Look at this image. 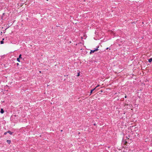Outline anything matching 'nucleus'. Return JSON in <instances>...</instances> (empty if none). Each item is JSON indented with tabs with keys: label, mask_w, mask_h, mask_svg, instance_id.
<instances>
[{
	"label": "nucleus",
	"mask_w": 152,
	"mask_h": 152,
	"mask_svg": "<svg viewBox=\"0 0 152 152\" xmlns=\"http://www.w3.org/2000/svg\"><path fill=\"white\" fill-rule=\"evenodd\" d=\"M16 116V115H13L12 116H11V118H10V119H11V121H13V118H15Z\"/></svg>",
	"instance_id": "nucleus-1"
},
{
	"label": "nucleus",
	"mask_w": 152,
	"mask_h": 152,
	"mask_svg": "<svg viewBox=\"0 0 152 152\" xmlns=\"http://www.w3.org/2000/svg\"><path fill=\"white\" fill-rule=\"evenodd\" d=\"M96 88H93V89H91V91H90V95L92 93V92H93V91H94Z\"/></svg>",
	"instance_id": "nucleus-2"
},
{
	"label": "nucleus",
	"mask_w": 152,
	"mask_h": 152,
	"mask_svg": "<svg viewBox=\"0 0 152 152\" xmlns=\"http://www.w3.org/2000/svg\"><path fill=\"white\" fill-rule=\"evenodd\" d=\"M4 110L3 109L1 108V110H0L1 113V114H3L4 113Z\"/></svg>",
	"instance_id": "nucleus-3"
},
{
	"label": "nucleus",
	"mask_w": 152,
	"mask_h": 152,
	"mask_svg": "<svg viewBox=\"0 0 152 152\" xmlns=\"http://www.w3.org/2000/svg\"><path fill=\"white\" fill-rule=\"evenodd\" d=\"M7 133H9L10 134L12 135V134H13V132H11L10 131H7Z\"/></svg>",
	"instance_id": "nucleus-4"
},
{
	"label": "nucleus",
	"mask_w": 152,
	"mask_h": 152,
	"mask_svg": "<svg viewBox=\"0 0 152 152\" xmlns=\"http://www.w3.org/2000/svg\"><path fill=\"white\" fill-rule=\"evenodd\" d=\"M152 61V57L151 58H150L148 59V61L149 63H151Z\"/></svg>",
	"instance_id": "nucleus-5"
},
{
	"label": "nucleus",
	"mask_w": 152,
	"mask_h": 152,
	"mask_svg": "<svg viewBox=\"0 0 152 152\" xmlns=\"http://www.w3.org/2000/svg\"><path fill=\"white\" fill-rule=\"evenodd\" d=\"M7 142L9 144H10L11 143V140H7Z\"/></svg>",
	"instance_id": "nucleus-6"
},
{
	"label": "nucleus",
	"mask_w": 152,
	"mask_h": 152,
	"mask_svg": "<svg viewBox=\"0 0 152 152\" xmlns=\"http://www.w3.org/2000/svg\"><path fill=\"white\" fill-rule=\"evenodd\" d=\"M4 39L3 38L2 39V40H1L0 41L1 44H3L4 43V41L3 40Z\"/></svg>",
	"instance_id": "nucleus-7"
},
{
	"label": "nucleus",
	"mask_w": 152,
	"mask_h": 152,
	"mask_svg": "<svg viewBox=\"0 0 152 152\" xmlns=\"http://www.w3.org/2000/svg\"><path fill=\"white\" fill-rule=\"evenodd\" d=\"M94 52H95V51H94V50H91V51L90 53V54H91L92 53H94Z\"/></svg>",
	"instance_id": "nucleus-8"
},
{
	"label": "nucleus",
	"mask_w": 152,
	"mask_h": 152,
	"mask_svg": "<svg viewBox=\"0 0 152 152\" xmlns=\"http://www.w3.org/2000/svg\"><path fill=\"white\" fill-rule=\"evenodd\" d=\"M22 55L21 54H20L19 55V57L18 58H21V59H22Z\"/></svg>",
	"instance_id": "nucleus-9"
},
{
	"label": "nucleus",
	"mask_w": 152,
	"mask_h": 152,
	"mask_svg": "<svg viewBox=\"0 0 152 152\" xmlns=\"http://www.w3.org/2000/svg\"><path fill=\"white\" fill-rule=\"evenodd\" d=\"M17 61H18V62H20V58H17Z\"/></svg>",
	"instance_id": "nucleus-10"
},
{
	"label": "nucleus",
	"mask_w": 152,
	"mask_h": 152,
	"mask_svg": "<svg viewBox=\"0 0 152 152\" xmlns=\"http://www.w3.org/2000/svg\"><path fill=\"white\" fill-rule=\"evenodd\" d=\"M98 49L97 48L95 49V50H94V51L95 52V51H98Z\"/></svg>",
	"instance_id": "nucleus-11"
},
{
	"label": "nucleus",
	"mask_w": 152,
	"mask_h": 152,
	"mask_svg": "<svg viewBox=\"0 0 152 152\" xmlns=\"http://www.w3.org/2000/svg\"><path fill=\"white\" fill-rule=\"evenodd\" d=\"M80 72H79V73H77V76H79L80 75Z\"/></svg>",
	"instance_id": "nucleus-12"
},
{
	"label": "nucleus",
	"mask_w": 152,
	"mask_h": 152,
	"mask_svg": "<svg viewBox=\"0 0 152 152\" xmlns=\"http://www.w3.org/2000/svg\"><path fill=\"white\" fill-rule=\"evenodd\" d=\"M7 133V131L6 132H5V133H4V135H6Z\"/></svg>",
	"instance_id": "nucleus-13"
},
{
	"label": "nucleus",
	"mask_w": 152,
	"mask_h": 152,
	"mask_svg": "<svg viewBox=\"0 0 152 152\" xmlns=\"http://www.w3.org/2000/svg\"><path fill=\"white\" fill-rule=\"evenodd\" d=\"M10 26H7V27L5 29L6 30L8 29L10 27Z\"/></svg>",
	"instance_id": "nucleus-14"
},
{
	"label": "nucleus",
	"mask_w": 152,
	"mask_h": 152,
	"mask_svg": "<svg viewBox=\"0 0 152 152\" xmlns=\"http://www.w3.org/2000/svg\"><path fill=\"white\" fill-rule=\"evenodd\" d=\"M109 49V50H110V48H106V50H108V49Z\"/></svg>",
	"instance_id": "nucleus-15"
},
{
	"label": "nucleus",
	"mask_w": 152,
	"mask_h": 152,
	"mask_svg": "<svg viewBox=\"0 0 152 152\" xmlns=\"http://www.w3.org/2000/svg\"><path fill=\"white\" fill-rule=\"evenodd\" d=\"M99 86H100V85H98L95 88H97V87Z\"/></svg>",
	"instance_id": "nucleus-16"
},
{
	"label": "nucleus",
	"mask_w": 152,
	"mask_h": 152,
	"mask_svg": "<svg viewBox=\"0 0 152 152\" xmlns=\"http://www.w3.org/2000/svg\"><path fill=\"white\" fill-rule=\"evenodd\" d=\"M126 143H127V142L126 141L125 142L124 144L126 145Z\"/></svg>",
	"instance_id": "nucleus-17"
},
{
	"label": "nucleus",
	"mask_w": 152,
	"mask_h": 152,
	"mask_svg": "<svg viewBox=\"0 0 152 152\" xmlns=\"http://www.w3.org/2000/svg\"><path fill=\"white\" fill-rule=\"evenodd\" d=\"M16 64H17V66H18L19 65V63H17Z\"/></svg>",
	"instance_id": "nucleus-18"
},
{
	"label": "nucleus",
	"mask_w": 152,
	"mask_h": 152,
	"mask_svg": "<svg viewBox=\"0 0 152 152\" xmlns=\"http://www.w3.org/2000/svg\"><path fill=\"white\" fill-rule=\"evenodd\" d=\"M126 97H127L126 95V96H125V98H126Z\"/></svg>",
	"instance_id": "nucleus-19"
},
{
	"label": "nucleus",
	"mask_w": 152,
	"mask_h": 152,
	"mask_svg": "<svg viewBox=\"0 0 152 152\" xmlns=\"http://www.w3.org/2000/svg\"><path fill=\"white\" fill-rule=\"evenodd\" d=\"M94 126H95V125H96V124H95V123H94Z\"/></svg>",
	"instance_id": "nucleus-20"
},
{
	"label": "nucleus",
	"mask_w": 152,
	"mask_h": 152,
	"mask_svg": "<svg viewBox=\"0 0 152 152\" xmlns=\"http://www.w3.org/2000/svg\"><path fill=\"white\" fill-rule=\"evenodd\" d=\"M5 14V13H4L3 14V15H4Z\"/></svg>",
	"instance_id": "nucleus-21"
},
{
	"label": "nucleus",
	"mask_w": 152,
	"mask_h": 152,
	"mask_svg": "<svg viewBox=\"0 0 152 152\" xmlns=\"http://www.w3.org/2000/svg\"><path fill=\"white\" fill-rule=\"evenodd\" d=\"M39 73H41V71H39Z\"/></svg>",
	"instance_id": "nucleus-22"
},
{
	"label": "nucleus",
	"mask_w": 152,
	"mask_h": 152,
	"mask_svg": "<svg viewBox=\"0 0 152 152\" xmlns=\"http://www.w3.org/2000/svg\"><path fill=\"white\" fill-rule=\"evenodd\" d=\"M101 92H102V91H102V90H101Z\"/></svg>",
	"instance_id": "nucleus-23"
},
{
	"label": "nucleus",
	"mask_w": 152,
	"mask_h": 152,
	"mask_svg": "<svg viewBox=\"0 0 152 152\" xmlns=\"http://www.w3.org/2000/svg\"><path fill=\"white\" fill-rule=\"evenodd\" d=\"M61 132H62V131H63V130H61Z\"/></svg>",
	"instance_id": "nucleus-24"
},
{
	"label": "nucleus",
	"mask_w": 152,
	"mask_h": 152,
	"mask_svg": "<svg viewBox=\"0 0 152 152\" xmlns=\"http://www.w3.org/2000/svg\"><path fill=\"white\" fill-rule=\"evenodd\" d=\"M127 138H128V137H126Z\"/></svg>",
	"instance_id": "nucleus-25"
},
{
	"label": "nucleus",
	"mask_w": 152,
	"mask_h": 152,
	"mask_svg": "<svg viewBox=\"0 0 152 152\" xmlns=\"http://www.w3.org/2000/svg\"><path fill=\"white\" fill-rule=\"evenodd\" d=\"M110 147V146H109V147H108V148H109Z\"/></svg>",
	"instance_id": "nucleus-26"
},
{
	"label": "nucleus",
	"mask_w": 152,
	"mask_h": 152,
	"mask_svg": "<svg viewBox=\"0 0 152 152\" xmlns=\"http://www.w3.org/2000/svg\"><path fill=\"white\" fill-rule=\"evenodd\" d=\"M47 1H48V0H46Z\"/></svg>",
	"instance_id": "nucleus-27"
}]
</instances>
